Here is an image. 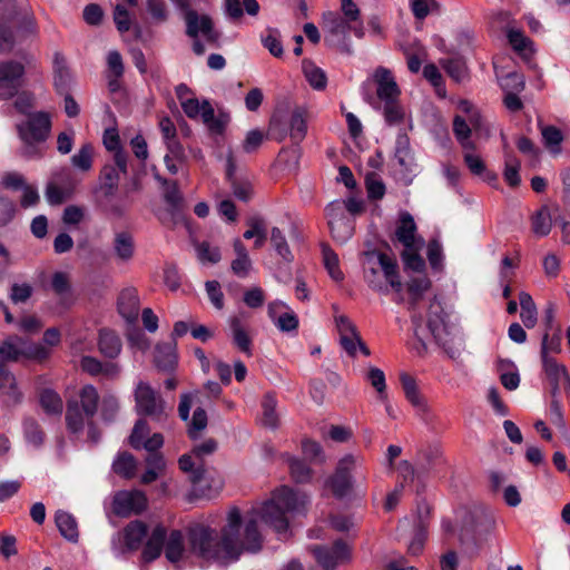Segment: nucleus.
Returning a JSON list of instances; mask_svg holds the SVG:
<instances>
[{"label":"nucleus","instance_id":"1","mask_svg":"<svg viewBox=\"0 0 570 570\" xmlns=\"http://www.w3.org/2000/svg\"><path fill=\"white\" fill-rule=\"evenodd\" d=\"M308 498L288 487L275 490L272 498L259 507L253 508L246 519L243 537L239 534L242 515L238 508H232L227 515V523L220 535L216 530L195 524L188 529V543L190 550L199 558L227 564L238 560L243 551L257 552L262 548V535L257 522L272 528L281 538L285 539L289 531V518L305 511Z\"/></svg>","mask_w":570,"mask_h":570},{"label":"nucleus","instance_id":"2","mask_svg":"<svg viewBox=\"0 0 570 570\" xmlns=\"http://www.w3.org/2000/svg\"><path fill=\"white\" fill-rule=\"evenodd\" d=\"M99 393L91 385H85L80 389L78 397L67 401L66 424L71 433L78 434L88 428V440L97 443L100 439V431L94 423V417L98 411Z\"/></svg>","mask_w":570,"mask_h":570},{"label":"nucleus","instance_id":"3","mask_svg":"<svg viewBox=\"0 0 570 570\" xmlns=\"http://www.w3.org/2000/svg\"><path fill=\"white\" fill-rule=\"evenodd\" d=\"M363 257L364 278L373 291L387 294V285L397 293L402 291L403 284L394 257L375 249L364 252Z\"/></svg>","mask_w":570,"mask_h":570},{"label":"nucleus","instance_id":"4","mask_svg":"<svg viewBox=\"0 0 570 570\" xmlns=\"http://www.w3.org/2000/svg\"><path fill=\"white\" fill-rule=\"evenodd\" d=\"M20 139L23 142L20 154L26 158H40L43 156L45 142L51 131L49 114L38 111L30 114L28 119L17 126Z\"/></svg>","mask_w":570,"mask_h":570},{"label":"nucleus","instance_id":"5","mask_svg":"<svg viewBox=\"0 0 570 570\" xmlns=\"http://www.w3.org/2000/svg\"><path fill=\"white\" fill-rule=\"evenodd\" d=\"M164 547L165 556L168 561H179L185 550L181 531L173 530L167 537L166 528L161 524L156 525L144 546L141 552L142 561L149 563L159 558Z\"/></svg>","mask_w":570,"mask_h":570},{"label":"nucleus","instance_id":"6","mask_svg":"<svg viewBox=\"0 0 570 570\" xmlns=\"http://www.w3.org/2000/svg\"><path fill=\"white\" fill-rule=\"evenodd\" d=\"M308 110L305 107H295L288 117L283 112H275L269 121V134L282 142L287 136L295 145H299L307 134Z\"/></svg>","mask_w":570,"mask_h":570},{"label":"nucleus","instance_id":"7","mask_svg":"<svg viewBox=\"0 0 570 570\" xmlns=\"http://www.w3.org/2000/svg\"><path fill=\"white\" fill-rule=\"evenodd\" d=\"M323 30L325 32V42L330 46L343 47L348 32L353 31L358 38L364 35L363 23L351 24L337 12L328 11L323 14Z\"/></svg>","mask_w":570,"mask_h":570},{"label":"nucleus","instance_id":"8","mask_svg":"<svg viewBox=\"0 0 570 570\" xmlns=\"http://www.w3.org/2000/svg\"><path fill=\"white\" fill-rule=\"evenodd\" d=\"M363 459L353 454L344 455L336 465L335 472L328 479L327 485L337 498L347 495L353 489L352 472L361 468Z\"/></svg>","mask_w":570,"mask_h":570},{"label":"nucleus","instance_id":"9","mask_svg":"<svg viewBox=\"0 0 570 570\" xmlns=\"http://www.w3.org/2000/svg\"><path fill=\"white\" fill-rule=\"evenodd\" d=\"M148 527L140 520L130 521L112 539V550L117 556L139 550L148 538Z\"/></svg>","mask_w":570,"mask_h":570},{"label":"nucleus","instance_id":"10","mask_svg":"<svg viewBox=\"0 0 570 570\" xmlns=\"http://www.w3.org/2000/svg\"><path fill=\"white\" fill-rule=\"evenodd\" d=\"M136 411L156 421L167 417L165 401L147 382L140 381L135 390Z\"/></svg>","mask_w":570,"mask_h":570},{"label":"nucleus","instance_id":"11","mask_svg":"<svg viewBox=\"0 0 570 570\" xmlns=\"http://www.w3.org/2000/svg\"><path fill=\"white\" fill-rule=\"evenodd\" d=\"M459 108L468 114V119L462 116H455L453 119V132L463 149L474 148V144L470 140L471 127L480 129L482 127V118L474 110L471 102L463 100L460 102Z\"/></svg>","mask_w":570,"mask_h":570},{"label":"nucleus","instance_id":"12","mask_svg":"<svg viewBox=\"0 0 570 570\" xmlns=\"http://www.w3.org/2000/svg\"><path fill=\"white\" fill-rule=\"evenodd\" d=\"M171 2L185 12L186 33L190 38H197L198 33H203L209 41H215L217 35L213 31V21L208 16L199 17L198 13L190 9V0H171Z\"/></svg>","mask_w":570,"mask_h":570},{"label":"nucleus","instance_id":"13","mask_svg":"<svg viewBox=\"0 0 570 570\" xmlns=\"http://www.w3.org/2000/svg\"><path fill=\"white\" fill-rule=\"evenodd\" d=\"M24 66L8 60L0 63V100L13 97L23 83Z\"/></svg>","mask_w":570,"mask_h":570},{"label":"nucleus","instance_id":"14","mask_svg":"<svg viewBox=\"0 0 570 570\" xmlns=\"http://www.w3.org/2000/svg\"><path fill=\"white\" fill-rule=\"evenodd\" d=\"M147 497L140 490H124L114 495L112 511L116 515L126 518L139 514L147 508Z\"/></svg>","mask_w":570,"mask_h":570},{"label":"nucleus","instance_id":"15","mask_svg":"<svg viewBox=\"0 0 570 570\" xmlns=\"http://www.w3.org/2000/svg\"><path fill=\"white\" fill-rule=\"evenodd\" d=\"M53 177L55 180L47 185L46 197L51 205H59L72 195L76 180L69 169H60Z\"/></svg>","mask_w":570,"mask_h":570},{"label":"nucleus","instance_id":"16","mask_svg":"<svg viewBox=\"0 0 570 570\" xmlns=\"http://www.w3.org/2000/svg\"><path fill=\"white\" fill-rule=\"evenodd\" d=\"M400 382L404 392L406 400L414 407L416 415L421 417L424 422H431L433 419V414L426 403V400L420 393L417 389L416 381L410 374L403 372L400 374Z\"/></svg>","mask_w":570,"mask_h":570},{"label":"nucleus","instance_id":"17","mask_svg":"<svg viewBox=\"0 0 570 570\" xmlns=\"http://www.w3.org/2000/svg\"><path fill=\"white\" fill-rule=\"evenodd\" d=\"M316 561L324 570H334L335 567L348 557L346 543L338 540L331 548L315 546L312 548Z\"/></svg>","mask_w":570,"mask_h":570},{"label":"nucleus","instance_id":"18","mask_svg":"<svg viewBox=\"0 0 570 570\" xmlns=\"http://www.w3.org/2000/svg\"><path fill=\"white\" fill-rule=\"evenodd\" d=\"M335 322L342 347L350 356L354 357L356 355L357 345L361 343V336L356 330V326L345 315L335 317Z\"/></svg>","mask_w":570,"mask_h":570},{"label":"nucleus","instance_id":"19","mask_svg":"<svg viewBox=\"0 0 570 570\" xmlns=\"http://www.w3.org/2000/svg\"><path fill=\"white\" fill-rule=\"evenodd\" d=\"M395 159L400 166L401 173L407 181H411L410 175L416 168L415 159L410 146V138L405 134H400L395 141Z\"/></svg>","mask_w":570,"mask_h":570},{"label":"nucleus","instance_id":"20","mask_svg":"<svg viewBox=\"0 0 570 570\" xmlns=\"http://www.w3.org/2000/svg\"><path fill=\"white\" fill-rule=\"evenodd\" d=\"M374 81L376 83V95L382 102L400 98L401 90L391 70L379 67L374 72Z\"/></svg>","mask_w":570,"mask_h":570},{"label":"nucleus","instance_id":"21","mask_svg":"<svg viewBox=\"0 0 570 570\" xmlns=\"http://www.w3.org/2000/svg\"><path fill=\"white\" fill-rule=\"evenodd\" d=\"M396 239L404 246V248H411L415 245H424L423 238L416 234V224L413 216L403 212L400 215L396 230Z\"/></svg>","mask_w":570,"mask_h":570},{"label":"nucleus","instance_id":"22","mask_svg":"<svg viewBox=\"0 0 570 570\" xmlns=\"http://www.w3.org/2000/svg\"><path fill=\"white\" fill-rule=\"evenodd\" d=\"M541 361L553 394L559 389H568L570 386V377L564 365L560 364L554 357H544Z\"/></svg>","mask_w":570,"mask_h":570},{"label":"nucleus","instance_id":"23","mask_svg":"<svg viewBox=\"0 0 570 570\" xmlns=\"http://www.w3.org/2000/svg\"><path fill=\"white\" fill-rule=\"evenodd\" d=\"M428 330L438 343L442 345L448 343L446 336L449 331L445 324L444 313L440 304L432 303L430 305Z\"/></svg>","mask_w":570,"mask_h":570},{"label":"nucleus","instance_id":"24","mask_svg":"<svg viewBox=\"0 0 570 570\" xmlns=\"http://www.w3.org/2000/svg\"><path fill=\"white\" fill-rule=\"evenodd\" d=\"M139 296L136 288H125L118 297V311L120 315L128 322L135 323L139 312Z\"/></svg>","mask_w":570,"mask_h":570},{"label":"nucleus","instance_id":"25","mask_svg":"<svg viewBox=\"0 0 570 570\" xmlns=\"http://www.w3.org/2000/svg\"><path fill=\"white\" fill-rule=\"evenodd\" d=\"M154 361L161 371H171L177 364L176 342L158 343L155 347Z\"/></svg>","mask_w":570,"mask_h":570},{"label":"nucleus","instance_id":"26","mask_svg":"<svg viewBox=\"0 0 570 570\" xmlns=\"http://www.w3.org/2000/svg\"><path fill=\"white\" fill-rule=\"evenodd\" d=\"M112 249L118 261L127 263L135 256L136 246L134 237L128 232H118L112 240Z\"/></svg>","mask_w":570,"mask_h":570},{"label":"nucleus","instance_id":"27","mask_svg":"<svg viewBox=\"0 0 570 570\" xmlns=\"http://www.w3.org/2000/svg\"><path fill=\"white\" fill-rule=\"evenodd\" d=\"M229 326L232 331L233 343L235 344V346L246 356H252L253 342L245 326L243 325L242 320L238 316H232L229 318Z\"/></svg>","mask_w":570,"mask_h":570},{"label":"nucleus","instance_id":"28","mask_svg":"<svg viewBox=\"0 0 570 570\" xmlns=\"http://www.w3.org/2000/svg\"><path fill=\"white\" fill-rule=\"evenodd\" d=\"M56 525L60 534L69 542L76 543L79 540V529L76 518L63 510H58L55 515Z\"/></svg>","mask_w":570,"mask_h":570},{"label":"nucleus","instance_id":"29","mask_svg":"<svg viewBox=\"0 0 570 570\" xmlns=\"http://www.w3.org/2000/svg\"><path fill=\"white\" fill-rule=\"evenodd\" d=\"M98 348L104 356L115 358L121 351V341L114 331L102 328L99 332Z\"/></svg>","mask_w":570,"mask_h":570},{"label":"nucleus","instance_id":"30","mask_svg":"<svg viewBox=\"0 0 570 570\" xmlns=\"http://www.w3.org/2000/svg\"><path fill=\"white\" fill-rule=\"evenodd\" d=\"M442 454L436 448H429L419 453L417 456V478L428 475L442 463Z\"/></svg>","mask_w":570,"mask_h":570},{"label":"nucleus","instance_id":"31","mask_svg":"<svg viewBox=\"0 0 570 570\" xmlns=\"http://www.w3.org/2000/svg\"><path fill=\"white\" fill-rule=\"evenodd\" d=\"M236 258L232 262L230 268L238 277H246L252 268V261L248 256L245 245L239 238H236L233 243Z\"/></svg>","mask_w":570,"mask_h":570},{"label":"nucleus","instance_id":"32","mask_svg":"<svg viewBox=\"0 0 570 570\" xmlns=\"http://www.w3.org/2000/svg\"><path fill=\"white\" fill-rule=\"evenodd\" d=\"M21 360V337L13 335L9 336L0 343V361L18 362Z\"/></svg>","mask_w":570,"mask_h":570},{"label":"nucleus","instance_id":"33","mask_svg":"<svg viewBox=\"0 0 570 570\" xmlns=\"http://www.w3.org/2000/svg\"><path fill=\"white\" fill-rule=\"evenodd\" d=\"M519 302L521 307L520 317L523 325L528 328L534 327L537 324L538 312L531 295L525 292H521L519 294Z\"/></svg>","mask_w":570,"mask_h":570},{"label":"nucleus","instance_id":"34","mask_svg":"<svg viewBox=\"0 0 570 570\" xmlns=\"http://www.w3.org/2000/svg\"><path fill=\"white\" fill-rule=\"evenodd\" d=\"M112 470L116 474L125 479H132L136 474L137 461L135 456L128 452L119 453L112 463Z\"/></svg>","mask_w":570,"mask_h":570},{"label":"nucleus","instance_id":"35","mask_svg":"<svg viewBox=\"0 0 570 570\" xmlns=\"http://www.w3.org/2000/svg\"><path fill=\"white\" fill-rule=\"evenodd\" d=\"M181 471L189 473V479L193 483H198L205 473L203 462L198 461L193 452L190 454H184L178 461Z\"/></svg>","mask_w":570,"mask_h":570},{"label":"nucleus","instance_id":"36","mask_svg":"<svg viewBox=\"0 0 570 570\" xmlns=\"http://www.w3.org/2000/svg\"><path fill=\"white\" fill-rule=\"evenodd\" d=\"M94 153L95 149L90 142L81 145L78 151L71 156V165L83 173L89 171L92 168Z\"/></svg>","mask_w":570,"mask_h":570},{"label":"nucleus","instance_id":"37","mask_svg":"<svg viewBox=\"0 0 570 570\" xmlns=\"http://www.w3.org/2000/svg\"><path fill=\"white\" fill-rule=\"evenodd\" d=\"M40 405L47 414L60 415L63 410V402L60 395L51 389H46L39 396Z\"/></svg>","mask_w":570,"mask_h":570},{"label":"nucleus","instance_id":"38","mask_svg":"<svg viewBox=\"0 0 570 570\" xmlns=\"http://www.w3.org/2000/svg\"><path fill=\"white\" fill-rule=\"evenodd\" d=\"M203 122L213 134H222L228 122V116H215L214 108L208 100H204V118Z\"/></svg>","mask_w":570,"mask_h":570},{"label":"nucleus","instance_id":"39","mask_svg":"<svg viewBox=\"0 0 570 570\" xmlns=\"http://www.w3.org/2000/svg\"><path fill=\"white\" fill-rule=\"evenodd\" d=\"M50 356V350L42 344L33 343L21 337V360L42 362Z\"/></svg>","mask_w":570,"mask_h":570},{"label":"nucleus","instance_id":"40","mask_svg":"<svg viewBox=\"0 0 570 570\" xmlns=\"http://www.w3.org/2000/svg\"><path fill=\"white\" fill-rule=\"evenodd\" d=\"M277 401L274 395L266 394L262 401V424L266 428L275 429L278 425V415L276 413Z\"/></svg>","mask_w":570,"mask_h":570},{"label":"nucleus","instance_id":"41","mask_svg":"<svg viewBox=\"0 0 570 570\" xmlns=\"http://www.w3.org/2000/svg\"><path fill=\"white\" fill-rule=\"evenodd\" d=\"M271 243L277 255L281 256L284 262L291 263L294 259L286 237L278 227H273L271 229Z\"/></svg>","mask_w":570,"mask_h":570},{"label":"nucleus","instance_id":"42","mask_svg":"<svg viewBox=\"0 0 570 570\" xmlns=\"http://www.w3.org/2000/svg\"><path fill=\"white\" fill-rule=\"evenodd\" d=\"M323 261L324 265L330 274V276L336 281L341 282L344 278V274L340 268V261L337 254L328 246L324 245L322 247Z\"/></svg>","mask_w":570,"mask_h":570},{"label":"nucleus","instance_id":"43","mask_svg":"<svg viewBox=\"0 0 570 570\" xmlns=\"http://www.w3.org/2000/svg\"><path fill=\"white\" fill-rule=\"evenodd\" d=\"M422 247L423 245H415L411 248L403 249L401 256L405 268L417 273H421L425 269V262L419 254Z\"/></svg>","mask_w":570,"mask_h":570},{"label":"nucleus","instance_id":"44","mask_svg":"<svg viewBox=\"0 0 570 570\" xmlns=\"http://www.w3.org/2000/svg\"><path fill=\"white\" fill-rule=\"evenodd\" d=\"M71 79L68 68L63 65V59L56 56L55 58V77L53 83L59 94H66Z\"/></svg>","mask_w":570,"mask_h":570},{"label":"nucleus","instance_id":"45","mask_svg":"<svg viewBox=\"0 0 570 570\" xmlns=\"http://www.w3.org/2000/svg\"><path fill=\"white\" fill-rule=\"evenodd\" d=\"M383 115L385 121L390 125L401 124L404 119L405 111L402 105L400 104V98L387 100L383 102Z\"/></svg>","mask_w":570,"mask_h":570},{"label":"nucleus","instance_id":"46","mask_svg":"<svg viewBox=\"0 0 570 570\" xmlns=\"http://www.w3.org/2000/svg\"><path fill=\"white\" fill-rule=\"evenodd\" d=\"M51 288L61 299L68 298L71 295L69 274L66 272H55L51 277Z\"/></svg>","mask_w":570,"mask_h":570},{"label":"nucleus","instance_id":"47","mask_svg":"<svg viewBox=\"0 0 570 570\" xmlns=\"http://www.w3.org/2000/svg\"><path fill=\"white\" fill-rule=\"evenodd\" d=\"M328 226L333 238L340 243L348 240L354 233L353 222L348 217L341 220H334Z\"/></svg>","mask_w":570,"mask_h":570},{"label":"nucleus","instance_id":"48","mask_svg":"<svg viewBox=\"0 0 570 570\" xmlns=\"http://www.w3.org/2000/svg\"><path fill=\"white\" fill-rule=\"evenodd\" d=\"M304 75L308 83L316 90H322L326 87L325 72L311 62H304Z\"/></svg>","mask_w":570,"mask_h":570},{"label":"nucleus","instance_id":"49","mask_svg":"<svg viewBox=\"0 0 570 570\" xmlns=\"http://www.w3.org/2000/svg\"><path fill=\"white\" fill-rule=\"evenodd\" d=\"M551 216L547 208H541L532 217V230L538 236H547L551 230Z\"/></svg>","mask_w":570,"mask_h":570},{"label":"nucleus","instance_id":"50","mask_svg":"<svg viewBox=\"0 0 570 570\" xmlns=\"http://www.w3.org/2000/svg\"><path fill=\"white\" fill-rule=\"evenodd\" d=\"M520 160L515 156H508L504 160V180L511 187L519 186L521 179L519 175L520 170Z\"/></svg>","mask_w":570,"mask_h":570},{"label":"nucleus","instance_id":"51","mask_svg":"<svg viewBox=\"0 0 570 570\" xmlns=\"http://www.w3.org/2000/svg\"><path fill=\"white\" fill-rule=\"evenodd\" d=\"M288 466L291 475L296 482L304 483L311 480L312 470L303 461L295 458H288Z\"/></svg>","mask_w":570,"mask_h":570},{"label":"nucleus","instance_id":"52","mask_svg":"<svg viewBox=\"0 0 570 570\" xmlns=\"http://www.w3.org/2000/svg\"><path fill=\"white\" fill-rule=\"evenodd\" d=\"M431 287V281L428 276H419L412 278L407 283V291L412 296V305H415L422 295Z\"/></svg>","mask_w":570,"mask_h":570},{"label":"nucleus","instance_id":"53","mask_svg":"<svg viewBox=\"0 0 570 570\" xmlns=\"http://www.w3.org/2000/svg\"><path fill=\"white\" fill-rule=\"evenodd\" d=\"M367 381L371 383V385L376 390L379 394V399L383 402L386 401L387 395L385 392L386 384H385V374L382 370L377 367H371L367 375Z\"/></svg>","mask_w":570,"mask_h":570},{"label":"nucleus","instance_id":"54","mask_svg":"<svg viewBox=\"0 0 570 570\" xmlns=\"http://www.w3.org/2000/svg\"><path fill=\"white\" fill-rule=\"evenodd\" d=\"M23 431L29 443L39 446L43 442V432L35 419L28 417L23 421Z\"/></svg>","mask_w":570,"mask_h":570},{"label":"nucleus","instance_id":"55","mask_svg":"<svg viewBox=\"0 0 570 570\" xmlns=\"http://www.w3.org/2000/svg\"><path fill=\"white\" fill-rule=\"evenodd\" d=\"M463 160L473 175L480 176L485 173V164L482 158L474 151V148L463 149Z\"/></svg>","mask_w":570,"mask_h":570},{"label":"nucleus","instance_id":"56","mask_svg":"<svg viewBox=\"0 0 570 570\" xmlns=\"http://www.w3.org/2000/svg\"><path fill=\"white\" fill-rule=\"evenodd\" d=\"M197 258L203 263L216 264L220 261L218 247H212L209 243L203 242L196 245Z\"/></svg>","mask_w":570,"mask_h":570},{"label":"nucleus","instance_id":"57","mask_svg":"<svg viewBox=\"0 0 570 570\" xmlns=\"http://www.w3.org/2000/svg\"><path fill=\"white\" fill-rule=\"evenodd\" d=\"M561 351V336L560 334L549 335L546 333L541 343V360L544 357H552L551 354H557Z\"/></svg>","mask_w":570,"mask_h":570},{"label":"nucleus","instance_id":"58","mask_svg":"<svg viewBox=\"0 0 570 570\" xmlns=\"http://www.w3.org/2000/svg\"><path fill=\"white\" fill-rule=\"evenodd\" d=\"M149 433V426L146 420L140 419L136 422L132 432L129 436V443L134 449H141L142 443L145 442L147 435Z\"/></svg>","mask_w":570,"mask_h":570},{"label":"nucleus","instance_id":"59","mask_svg":"<svg viewBox=\"0 0 570 570\" xmlns=\"http://www.w3.org/2000/svg\"><path fill=\"white\" fill-rule=\"evenodd\" d=\"M302 451L305 458H307L312 462L323 463L325 461L322 446L320 445V443L313 440H304L302 442Z\"/></svg>","mask_w":570,"mask_h":570},{"label":"nucleus","instance_id":"60","mask_svg":"<svg viewBox=\"0 0 570 570\" xmlns=\"http://www.w3.org/2000/svg\"><path fill=\"white\" fill-rule=\"evenodd\" d=\"M207 426V414L206 411L202 407H197L194 411L188 433L190 438L196 439L198 434Z\"/></svg>","mask_w":570,"mask_h":570},{"label":"nucleus","instance_id":"61","mask_svg":"<svg viewBox=\"0 0 570 570\" xmlns=\"http://www.w3.org/2000/svg\"><path fill=\"white\" fill-rule=\"evenodd\" d=\"M274 325L282 332H293L298 327V318L288 307L284 313L279 314V317Z\"/></svg>","mask_w":570,"mask_h":570},{"label":"nucleus","instance_id":"62","mask_svg":"<svg viewBox=\"0 0 570 570\" xmlns=\"http://www.w3.org/2000/svg\"><path fill=\"white\" fill-rule=\"evenodd\" d=\"M100 179L108 194H111L118 185L119 171L114 165H106L100 173Z\"/></svg>","mask_w":570,"mask_h":570},{"label":"nucleus","instance_id":"63","mask_svg":"<svg viewBox=\"0 0 570 570\" xmlns=\"http://www.w3.org/2000/svg\"><path fill=\"white\" fill-rule=\"evenodd\" d=\"M147 10L157 23L168 19V9L164 0H147Z\"/></svg>","mask_w":570,"mask_h":570},{"label":"nucleus","instance_id":"64","mask_svg":"<svg viewBox=\"0 0 570 570\" xmlns=\"http://www.w3.org/2000/svg\"><path fill=\"white\" fill-rule=\"evenodd\" d=\"M234 196L242 200L248 202L253 196V186L248 180L233 179L230 181Z\"/></svg>","mask_w":570,"mask_h":570}]
</instances>
